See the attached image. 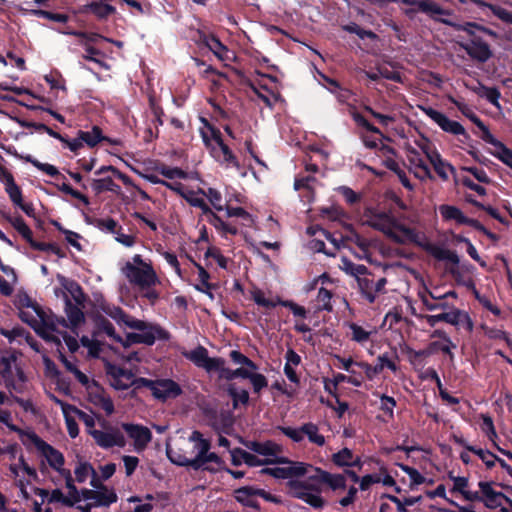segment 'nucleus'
<instances>
[{
	"label": "nucleus",
	"mask_w": 512,
	"mask_h": 512,
	"mask_svg": "<svg viewBox=\"0 0 512 512\" xmlns=\"http://www.w3.org/2000/svg\"><path fill=\"white\" fill-rule=\"evenodd\" d=\"M311 464L303 463V462H291L290 466L287 467L288 477H299L309 474L311 471L314 473V469Z\"/></svg>",
	"instance_id": "37998d69"
},
{
	"label": "nucleus",
	"mask_w": 512,
	"mask_h": 512,
	"mask_svg": "<svg viewBox=\"0 0 512 512\" xmlns=\"http://www.w3.org/2000/svg\"><path fill=\"white\" fill-rule=\"evenodd\" d=\"M106 374L113 379L112 386L116 390H127L130 388V382L134 380V373L131 370L113 364L105 363Z\"/></svg>",
	"instance_id": "6e6552de"
},
{
	"label": "nucleus",
	"mask_w": 512,
	"mask_h": 512,
	"mask_svg": "<svg viewBox=\"0 0 512 512\" xmlns=\"http://www.w3.org/2000/svg\"><path fill=\"white\" fill-rule=\"evenodd\" d=\"M58 402L61 403V405H62V410H63L64 416H65V422H66V427H67L69 436L71 438L77 437L79 434V428H78V424L75 421V419L71 416H68V414H67V411L70 409L66 406V403H63L61 401H58Z\"/></svg>",
	"instance_id": "6e6d98bb"
},
{
	"label": "nucleus",
	"mask_w": 512,
	"mask_h": 512,
	"mask_svg": "<svg viewBox=\"0 0 512 512\" xmlns=\"http://www.w3.org/2000/svg\"><path fill=\"white\" fill-rule=\"evenodd\" d=\"M441 23L452 27L457 31H464L467 33L469 38L467 41L460 42L459 46L471 59L479 63H485L493 56L490 45L483 39L481 33L486 34L493 39H497L498 33L496 31L476 22L467 21L459 23L450 17L447 19H441Z\"/></svg>",
	"instance_id": "f257e3e1"
},
{
	"label": "nucleus",
	"mask_w": 512,
	"mask_h": 512,
	"mask_svg": "<svg viewBox=\"0 0 512 512\" xmlns=\"http://www.w3.org/2000/svg\"><path fill=\"white\" fill-rule=\"evenodd\" d=\"M203 369H205L208 373L220 372L222 375L223 369H225V359L221 357H208Z\"/></svg>",
	"instance_id": "052dcab7"
},
{
	"label": "nucleus",
	"mask_w": 512,
	"mask_h": 512,
	"mask_svg": "<svg viewBox=\"0 0 512 512\" xmlns=\"http://www.w3.org/2000/svg\"><path fill=\"white\" fill-rule=\"evenodd\" d=\"M227 394L232 399L234 409L238 408L239 404L247 405L249 403V393L246 389L238 390L234 383L227 386Z\"/></svg>",
	"instance_id": "72a5a7b5"
},
{
	"label": "nucleus",
	"mask_w": 512,
	"mask_h": 512,
	"mask_svg": "<svg viewBox=\"0 0 512 512\" xmlns=\"http://www.w3.org/2000/svg\"><path fill=\"white\" fill-rule=\"evenodd\" d=\"M75 480L78 483H83L86 481L89 474H95V469L93 466L88 463H79V465L75 468Z\"/></svg>",
	"instance_id": "603ef678"
},
{
	"label": "nucleus",
	"mask_w": 512,
	"mask_h": 512,
	"mask_svg": "<svg viewBox=\"0 0 512 512\" xmlns=\"http://www.w3.org/2000/svg\"><path fill=\"white\" fill-rule=\"evenodd\" d=\"M278 305H281L283 307L289 308L294 316L306 318L307 311L305 307L298 305L297 303L293 302L292 300H282L280 298L277 299Z\"/></svg>",
	"instance_id": "bf43d9fd"
},
{
	"label": "nucleus",
	"mask_w": 512,
	"mask_h": 512,
	"mask_svg": "<svg viewBox=\"0 0 512 512\" xmlns=\"http://www.w3.org/2000/svg\"><path fill=\"white\" fill-rule=\"evenodd\" d=\"M63 286L71 293L72 297L74 298L77 304H81L83 302L85 295L79 283L72 280L69 281L67 284H63Z\"/></svg>",
	"instance_id": "680f3d73"
},
{
	"label": "nucleus",
	"mask_w": 512,
	"mask_h": 512,
	"mask_svg": "<svg viewBox=\"0 0 512 512\" xmlns=\"http://www.w3.org/2000/svg\"><path fill=\"white\" fill-rule=\"evenodd\" d=\"M77 135L82 140V143H85L90 148L97 146L103 140L102 129L97 125H94L91 131L78 130Z\"/></svg>",
	"instance_id": "cd10ccee"
},
{
	"label": "nucleus",
	"mask_w": 512,
	"mask_h": 512,
	"mask_svg": "<svg viewBox=\"0 0 512 512\" xmlns=\"http://www.w3.org/2000/svg\"><path fill=\"white\" fill-rule=\"evenodd\" d=\"M245 446L254 453L262 456H276L282 452L281 445L271 440H267L264 442L247 441L245 443Z\"/></svg>",
	"instance_id": "4be33fe9"
},
{
	"label": "nucleus",
	"mask_w": 512,
	"mask_h": 512,
	"mask_svg": "<svg viewBox=\"0 0 512 512\" xmlns=\"http://www.w3.org/2000/svg\"><path fill=\"white\" fill-rule=\"evenodd\" d=\"M247 379L250 380L254 393L259 394L262 389L268 386V380L263 374L250 371Z\"/></svg>",
	"instance_id": "864d4df0"
},
{
	"label": "nucleus",
	"mask_w": 512,
	"mask_h": 512,
	"mask_svg": "<svg viewBox=\"0 0 512 512\" xmlns=\"http://www.w3.org/2000/svg\"><path fill=\"white\" fill-rule=\"evenodd\" d=\"M388 239L397 244L415 243L418 244V233L415 229L410 228L397 221L394 230L388 236Z\"/></svg>",
	"instance_id": "dca6fc26"
},
{
	"label": "nucleus",
	"mask_w": 512,
	"mask_h": 512,
	"mask_svg": "<svg viewBox=\"0 0 512 512\" xmlns=\"http://www.w3.org/2000/svg\"><path fill=\"white\" fill-rule=\"evenodd\" d=\"M65 312L72 327H78L85 320L83 311L78 306L72 304L67 296L65 300Z\"/></svg>",
	"instance_id": "c756f323"
},
{
	"label": "nucleus",
	"mask_w": 512,
	"mask_h": 512,
	"mask_svg": "<svg viewBox=\"0 0 512 512\" xmlns=\"http://www.w3.org/2000/svg\"><path fill=\"white\" fill-rule=\"evenodd\" d=\"M14 304L19 310L24 308H31L33 313L39 317L44 326L50 330H55L54 324L47 322V316L42 307L37 302L33 301L27 293H18L15 297Z\"/></svg>",
	"instance_id": "4468645a"
},
{
	"label": "nucleus",
	"mask_w": 512,
	"mask_h": 512,
	"mask_svg": "<svg viewBox=\"0 0 512 512\" xmlns=\"http://www.w3.org/2000/svg\"><path fill=\"white\" fill-rule=\"evenodd\" d=\"M121 427L127 433L129 438L134 440V446L138 451L145 449L152 439V433L146 426L133 423H122Z\"/></svg>",
	"instance_id": "9d476101"
},
{
	"label": "nucleus",
	"mask_w": 512,
	"mask_h": 512,
	"mask_svg": "<svg viewBox=\"0 0 512 512\" xmlns=\"http://www.w3.org/2000/svg\"><path fill=\"white\" fill-rule=\"evenodd\" d=\"M439 212L445 221H456L457 224H462L465 215L456 206L443 204L439 207Z\"/></svg>",
	"instance_id": "4c0bfd02"
},
{
	"label": "nucleus",
	"mask_w": 512,
	"mask_h": 512,
	"mask_svg": "<svg viewBox=\"0 0 512 512\" xmlns=\"http://www.w3.org/2000/svg\"><path fill=\"white\" fill-rule=\"evenodd\" d=\"M287 486L289 488V494L294 498H296L298 493H305L308 490L314 489L313 485H307L305 482L298 480H289Z\"/></svg>",
	"instance_id": "13d9d810"
},
{
	"label": "nucleus",
	"mask_w": 512,
	"mask_h": 512,
	"mask_svg": "<svg viewBox=\"0 0 512 512\" xmlns=\"http://www.w3.org/2000/svg\"><path fill=\"white\" fill-rule=\"evenodd\" d=\"M460 309L453 308L451 311L443 312L436 315H424L423 318L426 320L430 327H435L439 322H445L453 326H458V315Z\"/></svg>",
	"instance_id": "a878e982"
},
{
	"label": "nucleus",
	"mask_w": 512,
	"mask_h": 512,
	"mask_svg": "<svg viewBox=\"0 0 512 512\" xmlns=\"http://www.w3.org/2000/svg\"><path fill=\"white\" fill-rule=\"evenodd\" d=\"M122 272L131 284L142 290L151 288L158 282L157 275L150 264L138 267L131 262H127L122 268Z\"/></svg>",
	"instance_id": "7ed1b4c3"
},
{
	"label": "nucleus",
	"mask_w": 512,
	"mask_h": 512,
	"mask_svg": "<svg viewBox=\"0 0 512 512\" xmlns=\"http://www.w3.org/2000/svg\"><path fill=\"white\" fill-rule=\"evenodd\" d=\"M208 222L215 227L216 230L221 231L225 234L237 235L238 229L222 220V218L211 210V213L207 215Z\"/></svg>",
	"instance_id": "e433bc0d"
},
{
	"label": "nucleus",
	"mask_w": 512,
	"mask_h": 512,
	"mask_svg": "<svg viewBox=\"0 0 512 512\" xmlns=\"http://www.w3.org/2000/svg\"><path fill=\"white\" fill-rule=\"evenodd\" d=\"M167 456L170 461L181 467H189L196 471V466L193 464V458H188L180 453L167 450Z\"/></svg>",
	"instance_id": "49530a36"
},
{
	"label": "nucleus",
	"mask_w": 512,
	"mask_h": 512,
	"mask_svg": "<svg viewBox=\"0 0 512 512\" xmlns=\"http://www.w3.org/2000/svg\"><path fill=\"white\" fill-rule=\"evenodd\" d=\"M101 309L104 313L109 315L111 318L116 320L118 323H122L125 317V311L118 306L102 305Z\"/></svg>",
	"instance_id": "774afa93"
},
{
	"label": "nucleus",
	"mask_w": 512,
	"mask_h": 512,
	"mask_svg": "<svg viewBox=\"0 0 512 512\" xmlns=\"http://www.w3.org/2000/svg\"><path fill=\"white\" fill-rule=\"evenodd\" d=\"M194 465L196 466V471L203 470L213 474L226 469L224 460L215 452L210 451Z\"/></svg>",
	"instance_id": "412c9836"
},
{
	"label": "nucleus",
	"mask_w": 512,
	"mask_h": 512,
	"mask_svg": "<svg viewBox=\"0 0 512 512\" xmlns=\"http://www.w3.org/2000/svg\"><path fill=\"white\" fill-rule=\"evenodd\" d=\"M301 431L304 435L307 436L308 440L316 444L317 446H324L325 445V437L322 434H319L318 426L313 422H307L304 423L301 426Z\"/></svg>",
	"instance_id": "2f4dec72"
},
{
	"label": "nucleus",
	"mask_w": 512,
	"mask_h": 512,
	"mask_svg": "<svg viewBox=\"0 0 512 512\" xmlns=\"http://www.w3.org/2000/svg\"><path fill=\"white\" fill-rule=\"evenodd\" d=\"M484 93L481 96L485 97L488 102L494 105L497 108H500L499 99L501 97V93L496 87H486L482 86Z\"/></svg>",
	"instance_id": "69168bd1"
},
{
	"label": "nucleus",
	"mask_w": 512,
	"mask_h": 512,
	"mask_svg": "<svg viewBox=\"0 0 512 512\" xmlns=\"http://www.w3.org/2000/svg\"><path fill=\"white\" fill-rule=\"evenodd\" d=\"M197 193L198 191L195 192L193 190H187V193L183 195V199H185L189 205L201 209L202 213L207 216L209 213H211L212 209L203 198L196 196Z\"/></svg>",
	"instance_id": "ea45409f"
},
{
	"label": "nucleus",
	"mask_w": 512,
	"mask_h": 512,
	"mask_svg": "<svg viewBox=\"0 0 512 512\" xmlns=\"http://www.w3.org/2000/svg\"><path fill=\"white\" fill-rule=\"evenodd\" d=\"M204 258H213L218 266L222 269H227L228 266V258H226L222 253L221 250L218 247L211 246L207 249V251L204 254Z\"/></svg>",
	"instance_id": "de8ad7c7"
},
{
	"label": "nucleus",
	"mask_w": 512,
	"mask_h": 512,
	"mask_svg": "<svg viewBox=\"0 0 512 512\" xmlns=\"http://www.w3.org/2000/svg\"><path fill=\"white\" fill-rule=\"evenodd\" d=\"M255 496L256 491L255 487L253 486L240 487L234 491V497L237 502L243 506L250 507L255 510H260V504L256 499H254Z\"/></svg>",
	"instance_id": "b1692460"
},
{
	"label": "nucleus",
	"mask_w": 512,
	"mask_h": 512,
	"mask_svg": "<svg viewBox=\"0 0 512 512\" xmlns=\"http://www.w3.org/2000/svg\"><path fill=\"white\" fill-rule=\"evenodd\" d=\"M383 164L387 169L394 172L398 176L399 181L406 189L410 191L414 189V186L410 182L406 172L400 167V164L395 159L387 158L384 160Z\"/></svg>",
	"instance_id": "c85d7f7f"
},
{
	"label": "nucleus",
	"mask_w": 512,
	"mask_h": 512,
	"mask_svg": "<svg viewBox=\"0 0 512 512\" xmlns=\"http://www.w3.org/2000/svg\"><path fill=\"white\" fill-rule=\"evenodd\" d=\"M189 441L195 443L194 449L197 450V454L193 458V464H195L210 451L211 442L209 439H205L203 434L198 430L191 433Z\"/></svg>",
	"instance_id": "393cba45"
},
{
	"label": "nucleus",
	"mask_w": 512,
	"mask_h": 512,
	"mask_svg": "<svg viewBox=\"0 0 512 512\" xmlns=\"http://www.w3.org/2000/svg\"><path fill=\"white\" fill-rule=\"evenodd\" d=\"M93 320L95 328L92 336L94 338L105 334L116 343L122 342V337L116 333L113 324L106 317L101 314H96Z\"/></svg>",
	"instance_id": "a211bd4d"
},
{
	"label": "nucleus",
	"mask_w": 512,
	"mask_h": 512,
	"mask_svg": "<svg viewBox=\"0 0 512 512\" xmlns=\"http://www.w3.org/2000/svg\"><path fill=\"white\" fill-rule=\"evenodd\" d=\"M472 3L477 5L480 9L488 8L491 10L493 15L502 20L507 24H512V12L503 8L500 5L490 4L485 2L484 0H471Z\"/></svg>",
	"instance_id": "bb28decb"
},
{
	"label": "nucleus",
	"mask_w": 512,
	"mask_h": 512,
	"mask_svg": "<svg viewBox=\"0 0 512 512\" xmlns=\"http://www.w3.org/2000/svg\"><path fill=\"white\" fill-rule=\"evenodd\" d=\"M424 249L427 253L433 256L438 261H448L452 264V266L447 267V271L451 274L456 280L461 276L458 265L460 263V258L455 251L442 248L436 244L428 243L424 246Z\"/></svg>",
	"instance_id": "0eeeda50"
},
{
	"label": "nucleus",
	"mask_w": 512,
	"mask_h": 512,
	"mask_svg": "<svg viewBox=\"0 0 512 512\" xmlns=\"http://www.w3.org/2000/svg\"><path fill=\"white\" fill-rule=\"evenodd\" d=\"M400 467L409 476L411 489L416 485H421L426 482V478L416 468L407 465H400Z\"/></svg>",
	"instance_id": "3c124183"
},
{
	"label": "nucleus",
	"mask_w": 512,
	"mask_h": 512,
	"mask_svg": "<svg viewBox=\"0 0 512 512\" xmlns=\"http://www.w3.org/2000/svg\"><path fill=\"white\" fill-rule=\"evenodd\" d=\"M349 328L352 332L351 339L357 343H364L368 341L371 336L370 331L365 330L363 327L354 322L349 323Z\"/></svg>",
	"instance_id": "a18cd8bd"
},
{
	"label": "nucleus",
	"mask_w": 512,
	"mask_h": 512,
	"mask_svg": "<svg viewBox=\"0 0 512 512\" xmlns=\"http://www.w3.org/2000/svg\"><path fill=\"white\" fill-rule=\"evenodd\" d=\"M249 372H250V370H248L244 367H240L235 370L225 368V369H223L222 377L228 381H231L236 378L247 379V377L249 376Z\"/></svg>",
	"instance_id": "338daca9"
},
{
	"label": "nucleus",
	"mask_w": 512,
	"mask_h": 512,
	"mask_svg": "<svg viewBox=\"0 0 512 512\" xmlns=\"http://www.w3.org/2000/svg\"><path fill=\"white\" fill-rule=\"evenodd\" d=\"M98 446L104 449H109L114 446L125 447L126 440L124 435L118 430L113 429L112 431H101L93 430L90 432Z\"/></svg>",
	"instance_id": "f8f14e48"
},
{
	"label": "nucleus",
	"mask_w": 512,
	"mask_h": 512,
	"mask_svg": "<svg viewBox=\"0 0 512 512\" xmlns=\"http://www.w3.org/2000/svg\"><path fill=\"white\" fill-rule=\"evenodd\" d=\"M342 263L343 271H345L347 274L351 276H354L356 280H358L362 276L369 274L368 268L363 264H355L352 261L348 260L347 258H343Z\"/></svg>",
	"instance_id": "58836bf2"
},
{
	"label": "nucleus",
	"mask_w": 512,
	"mask_h": 512,
	"mask_svg": "<svg viewBox=\"0 0 512 512\" xmlns=\"http://www.w3.org/2000/svg\"><path fill=\"white\" fill-rule=\"evenodd\" d=\"M468 451L476 454L484 462L487 469H492L495 466V459L491 457L492 452L476 447H468Z\"/></svg>",
	"instance_id": "e2e57ef3"
},
{
	"label": "nucleus",
	"mask_w": 512,
	"mask_h": 512,
	"mask_svg": "<svg viewBox=\"0 0 512 512\" xmlns=\"http://www.w3.org/2000/svg\"><path fill=\"white\" fill-rule=\"evenodd\" d=\"M140 344L151 346L155 343L156 339L169 340L170 333L160 326H153L148 324V329L139 333Z\"/></svg>",
	"instance_id": "5701e85b"
},
{
	"label": "nucleus",
	"mask_w": 512,
	"mask_h": 512,
	"mask_svg": "<svg viewBox=\"0 0 512 512\" xmlns=\"http://www.w3.org/2000/svg\"><path fill=\"white\" fill-rule=\"evenodd\" d=\"M482 140L496 148L495 151L489 150L491 155L496 157L506 166H512V150L510 148L495 138L491 132H489L485 137H482Z\"/></svg>",
	"instance_id": "2eb2a0df"
},
{
	"label": "nucleus",
	"mask_w": 512,
	"mask_h": 512,
	"mask_svg": "<svg viewBox=\"0 0 512 512\" xmlns=\"http://www.w3.org/2000/svg\"><path fill=\"white\" fill-rule=\"evenodd\" d=\"M421 110L444 132L450 133L452 135H462L465 138H469L465 128L459 122L449 119L442 112L432 107H421Z\"/></svg>",
	"instance_id": "423d86ee"
},
{
	"label": "nucleus",
	"mask_w": 512,
	"mask_h": 512,
	"mask_svg": "<svg viewBox=\"0 0 512 512\" xmlns=\"http://www.w3.org/2000/svg\"><path fill=\"white\" fill-rule=\"evenodd\" d=\"M215 56H217L219 59H223L222 52L227 51V47L220 41V39L211 34L209 37L208 44L206 46Z\"/></svg>",
	"instance_id": "5fc2aeb1"
},
{
	"label": "nucleus",
	"mask_w": 512,
	"mask_h": 512,
	"mask_svg": "<svg viewBox=\"0 0 512 512\" xmlns=\"http://www.w3.org/2000/svg\"><path fill=\"white\" fill-rule=\"evenodd\" d=\"M235 452L241 455L243 462L249 467L269 465L268 458L260 459L256 455L249 453L240 447H236Z\"/></svg>",
	"instance_id": "a19ab883"
},
{
	"label": "nucleus",
	"mask_w": 512,
	"mask_h": 512,
	"mask_svg": "<svg viewBox=\"0 0 512 512\" xmlns=\"http://www.w3.org/2000/svg\"><path fill=\"white\" fill-rule=\"evenodd\" d=\"M0 182L4 185V190L12 204L14 206L19 205L23 199V193L20 186L15 182L13 174L7 170L0 176Z\"/></svg>",
	"instance_id": "aec40b11"
},
{
	"label": "nucleus",
	"mask_w": 512,
	"mask_h": 512,
	"mask_svg": "<svg viewBox=\"0 0 512 512\" xmlns=\"http://www.w3.org/2000/svg\"><path fill=\"white\" fill-rule=\"evenodd\" d=\"M183 356L200 368L204 367L209 357L208 350L202 345H199L198 347L191 351L183 352Z\"/></svg>",
	"instance_id": "c9c22d12"
},
{
	"label": "nucleus",
	"mask_w": 512,
	"mask_h": 512,
	"mask_svg": "<svg viewBox=\"0 0 512 512\" xmlns=\"http://www.w3.org/2000/svg\"><path fill=\"white\" fill-rule=\"evenodd\" d=\"M19 355L21 354L16 350L0 351V376L9 391L22 393L27 376L19 361Z\"/></svg>",
	"instance_id": "f03ea898"
},
{
	"label": "nucleus",
	"mask_w": 512,
	"mask_h": 512,
	"mask_svg": "<svg viewBox=\"0 0 512 512\" xmlns=\"http://www.w3.org/2000/svg\"><path fill=\"white\" fill-rule=\"evenodd\" d=\"M296 498L303 500L304 502L309 504L311 507L316 508V509L322 508L325 504L324 499L320 495L313 494L308 491L305 493H300V494L298 493L296 495Z\"/></svg>",
	"instance_id": "8fccbe9b"
},
{
	"label": "nucleus",
	"mask_w": 512,
	"mask_h": 512,
	"mask_svg": "<svg viewBox=\"0 0 512 512\" xmlns=\"http://www.w3.org/2000/svg\"><path fill=\"white\" fill-rule=\"evenodd\" d=\"M155 383L152 395L162 402L169 398H176L183 393L181 386L172 379H157Z\"/></svg>",
	"instance_id": "9b49d317"
},
{
	"label": "nucleus",
	"mask_w": 512,
	"mask_h": 512,
	"mask_svg": "<svg viewBox=\"0 0 512 512\" xmlns=\"http://www.w3.org/2000/svg\"><path fill=\"white\" fill-rule=\"evenodd\" d=\"M29 441L37 448L39 452L47 459L51 468L57 472L63 468L65 458L63 454L41 439L36 433L29 435Z\"/></svg>",
	"instance_id": "39448f33"
},
{
	"label": "nucleus",
	"mask_w": 512,
	"mask_h": 512,
	"mask_svg": "<svg viewBox=\"0 0 512 512\" xmlns=\"http://www.w3.org/2000/svg\"><path fill=\"white\" fill-rule=\"evenodd\" d=\"M309 480L325 484L333 491L346 488V478L342 474H331L321 468H315L314 474H309Z\"/></svg>",
	"instance_id": "ddd939ff"
},
{
	"label": "nucleus",
	"mask_w": 512,
	"mask_h": 512,
	"mask_svg": "<svg viewBox=\"0 0 512 512\" xmlns=\"http://www.w3.org/2000/svg\"><path fill=\"white\" fill-rule=\"evenodd\" d=\"M447 100L455 105L457 109L465 116L467 117L473 124L477 126L482 132L481 138L485 137L489 132L488 126L485 125V123L471 110V108L464 103L463 101H460L453 97L452 95L447 96Z\"/></svg>",
	"instance_id": "6ab92c4d"
},
{
	"label": "nucleus",
	"mask_w": 512,
	"mask_h": 512,
	"mask_svg": "<svg viewBox=\"0 0 512 512\" xmlns=\"http://www.w3.org/2000/svg\"><path fill=\"white\" fill-rule=\"evenodd\" d=\"M34 250L51 252L57 255L59 258H64L66 256L64 251L56 243L39 242V244L34 245Z\"/></svg>",
	"instance_id": "0e129e2a"
},
{
	"label": "nucleus",
	"mask_w": 512,
	"mask_h": 512,
	"mask_svg": "<svg viewBox=\"0 0 512 512\" xmlns=\"http://www.w3.org/2000/svg\"><path fill=\"white\" fill-rule=\"evenodd\" d=\"M480 492L483 494L484 500H482L485 507L489 509H496L501 507L503 497L505 494L499 491H495L492 488V483L487 481H480L478 483Z\"/></svg>",
	"instance_id": "f3484780"
},
{
	"label": "nucleus",
	"mask_w": 512,
	"mask_h": 512,
	"mask_svg": "<svg viewBox=\"0 0 512 512\" xmlns=\"http://www.w3.org/2000/svg\"><path fill=\"white\" fill-rule=\"evenodd\" d=\"M366 217V224L380 232L387 238L397 223V219L386 211H380L375 208H367L364 213Z\"/></svg>",
	"instance_id": "20e7f679"
},
{
	"label": "nucleus",
	"mask_w": 512,
	"mask_h": 512,
	"mask_svg": "<svg viewBox=\"0 0 512 512\" xmlns=\"http://www.w3.org/2000/svg\"><path fill=\"white\" fill-rule=\"evenodd\" d=\"M198 193L202 194L203 196L207 197L211 205L215 208L217 211L224 210L222 202V194L220 191H218L215 188H208L207 190H204L202 188L198 189Z\"/></svg>",
	"instance_id": "79ce46f5"
},
{
	"label": "nucleus",
	"mask_w": 512,
	"mask_h": 512,
	"mask_svg": "<svg viewBox=\"0 0 512 512\" xmlns=\"http://www.w3.org/2000/svg\"><path fill=\"white\" fill-rule=\"evenodd\" d=\"M332 292L324 287H321L317 294V301L321 304L319 310H325L331 312L333 306L331 304Z\"/></svg>",
	"instance_id": "09e8293b"
},
{
	"label": "nucleus",
	"mask_w": 512,
	"mask_h": 512,
	"mask_svg": "<svg viewBox=\"0 0 512 512\" xmlns=\"http://www.w3.org/2000/svg\"><path fill=\"white\" fill-rule=\"evenodd\" d=\"M353 458V452L345 447L332 455V462L338 467H347Z\"/></svg>",
	"instance_id": "c03bdc74"
},
{
	"label": "nucleus",
	"mask_w": 512,
	"mask_h": 512,
	"mask_svg": "<svg viewBox=\"0 0 512 512\" xmlns=\"http://www.w3.org/2000/svg\"><path fill=\"white\" fill-rule=\"evenodd\" d=\"M118 496L113 489H106L95 492L94 502L95 507H109L113 503H116Z\"/></svg>",
	"instance_id": "f704fd0d"
},
{
	"label": "nucleus",
	"mask_w": 512,
	"mask_h": 512,
	"mask_svg": "<svg viewBox=\"0 0 512 512\" xmlns=\"http://www.w3.org/2000/svg\"><path fill=\"white\" fill-rule=\"evenodd\" d=\"M357 283L361 295L368 301L369 304H373L376 301L374 280L365 275L359 278Z\"/></svg>",
	"instance_id": "7c9ffc66"
},
{
	"label": "nucleus",
	"mask_w": 512,
	"mask_h": 512,
	"mask_svg": "<svg viewBox=\"0 0 512 512\" xmlns=\"http://www.w3.org/2000/svg\"><path fill=\"white\" fill-rule=\"evenodd\" d=\"M251 296L253 301L259 306L271 309L278 305L277 301L265 298L263 291L260 289L256 288L253 291H251Z\"/></svg>",
	"instance_id": "4d7b16f0"
},
{
	"label": "nucleus",
	"mask_w": 512,
	"mask_h": 512,
	"mask_svg": "<svg viewBox=\"0 0 512 512\" xmlns=\"http://www.w3.org/2000/svg\"><path fill=\"white\" fill-rule=\"evenodd\" d=\"M202 139L205 146L210 149L211 155L217 161L221 162L222 164L231 165L237 169L240 167L237 157L226 143L221 142V146H219L217 149L216 147L212 146L211 140L205 132H202Z\"/></svg>",
	"instance_id": "1a4fd4ad"
},
{
	"label": "nucleus",
	"mask_w": 512,
	"mask_h": 512,
	"mask_svg": "<svg viewBox=\"0 0 512 512\" xmlns=\"http://www.w3.org/2000/svg\"><path fill=\"white\" fill-rule=\"evenodd\" d=\"M91 187L96 195H99L105 191L118 192L120 186L116 184L111 177H104L100 179H93Z\"/></svg>",
	"instance_id": "473e14b6"
}]
</instances>
